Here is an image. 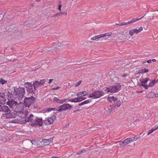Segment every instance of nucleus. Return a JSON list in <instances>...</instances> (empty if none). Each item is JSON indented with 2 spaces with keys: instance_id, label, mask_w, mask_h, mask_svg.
Returning a JSON list of instances; mask_svg holds the SVG:
<instances>
[{
  "instance_id": "nucleus-38",
  "label": "nucleus",
  "mask_w": 158,
  "mask_h": 158,
  "mask_svg": "<svg viewBox=\"0 0 158 158\" xmlns=\"http://www.w3.org/2000/svg\"><path fill=\"white\" fill-rule=\"evenodd\" d=\"M10 121L12 123H19V120L17 119H15L14 120H12Z\"/></svg>"
},
{
  "instance_id": "nucleus-40",
  "label": "nucleus",
  "mask_w": 158,
  "mask_h": 158,
  "mask_svg": "<svg viewBox=\"0 0 158 158\" xmlns=\"http://www.w3.org/2000/svg\"><path fill=\"white\" fill-rule=\"evenodd\" d=\"M120 26H124L125 25H127L128 24V22H121L119 23Z\"/></svg>"
},
{
  "instance_id": "nucleus-54",
  "label": "nucleus",
  "mask_w": 158,
  "mask_h": 158,
  "mask_svg": "<svg viewBox=\"0 0 158 158\" xmlns=\"http://www.w3.org/2000/svg\"><path fill=\"white\" fill-rule=\"evenodd\" d=\"M2 15L0 14V20H2V16H1Z\"/></svg>"
},
{
  "instance_id": "nucleus-3",
  "label": "nucleus",
  "mask_w": 158,
  "mask_h": 158,
  "mask_svg": "<svg viewBox=\"0 0 158 158\" xmlns=\"http://www.w3.org/2000/svg\"><path fill=\"white\" fill-rule=\"evenodd\" d=\"M13 92V94L15 95H16L19 99L21 100L24 96L25 89L23 88L14 87V91Z\"/></svg>"
},
{
  "instance_id": "nucleus-24",
  "label": "nucleus",
  "mask_w": 158,
  "mask_h": 158,
  "mask_svg": "<svg viewBox=\"0 0 158 158\" xmlns=\"http://www.w3.org/2000/svg\"><path fill=\"white\" fill-rule=\"evenodd\" d=\"M149 71L148 69L147 68H144L142 69H140L139 71V73H147Z\"/></svg>"
},
{
  "instance_id": "nucleus-31",
  "label": "nucleus",
  "mask_w": 158,
  "mask_h": 158,
  "mask_svg": "<svg viewBox=\"0 0 158 158\" xmlns=\"http://www.w3.org/2000/svg\"><path fill=\"white\" fill-rule=\"evenodd\" d=\"M67 100V99L66 98H64L61 100H60L59 103L61 104H63Z\"/></svg>"
},
{
  "instance_id": "nucleus-59",
  "label": "nucleus",
  "mask_w": 158,
  "mask_h": 158,
  "mask_svg": "<svg viewBox=\"0 0 158 158\" xmlns=\"http://www.w3.org/2000/svg\"><path fill=\"white\" fill-rule=\"evenodd\" d=\"M156 97H158V94H156Z\"/></svg>"
},
{
  "instance_id": "nucleus-58",
  "label": "nucleus",
  "mask_w": 158,
  "mask_h": 158,
  "mask_svg": "<svg viewBox=\"0 0 158 158\" xmlns=\"http://www.w3.org/2000/svg\"><path fill=\"white\" fill-rule=\"evenodd\" d=\"M115 24L117 25H118V26H120V23H115Z\"/></svg>"
},
{
  "instance_id": "nucleus-21",
  "label": "nucleus",
  "mask_w": 158,
  "mask_h": 158,
  "mask_svg": "<svg viewBox=\"0 0 158 158\" xmlns=\"http://www.w3.org/2000/svg\"><path fill=\"white\" fill-rule=\"evenodd\" d=\"M148 83L149 86V87H152L156 83V81L155 79L151 80L150 79V81H149Z\"/></svg>"
},
{
  "instance_id": "nucleus-27",
  "label": "nucleus",
  "mask_w": 158,
  "mask_h": 158,
  "mask_svg": "<svg viewBox=\"0 0 158 158\" xmlns=\"http://www.w3.org/2000/svg\"><path fill=\"white\" fill-rule=\"evenodd\" d=\"M149 81H150V79L149 78L144 79L141 81V84H146Z\"/></svg>"
},
{
  "instance_id": "nucleus-2",
  "label": "nucleus",
  "mask_w": 158,
  "mask_h": 158,
  "mask_svg": "<svg viewBox=\"0 0 158 158\" xmlns=\"http://www.w3.org/2000/svg\"><path fill=\"white\" fill-rule=\"evenodd\" d=\"M27 121L32 126H41L43 124L42 119L41 118H38L31 114L28 118Z\"/></svg>"
},
{
  "instance_id": "nucleus-10",
  "label": "nucleus",
  "mask_w": 158,
  "mask_h": 158,
  "mask_svg": "<svg viewBox=\"0 0 158 158\" xmlns=\"http://www.w3.org/2000/svg\"><path fill=\"white\" fill-rule=\"evenodd\" d=\"M142 27H139L138 29L134 28L130 30L129 31V34L131 36H132L134 34H137L143 30Z\"/></svg>"
},
{
  "instance_id": "nucleus-30",
  "label": "nucleus",
  "mask_w": 158,
  "mask_h": 158,
  "mask_svg": "<svg viewBox=\"0 0 158 158\" xmlns=\"http://www.w3.org/2000/svg\"><path fill=\"white\" fill-rule=\"evenodd\" d=\"M46 81V79H44L41 80L40 81V85H43Z\"/></svg>"
},
{
  "instance_id": "nucleus-37",
  "label": "nucleus",
  "mask_w": 158,
  "mask_h": 158,
  "mask_svg": "<svg viewBox=\"0 0 158 158\" xmlns=\"http://www.w3.org/2000/svg\"><path fill=\"white\" fill-rule=\"evenodd\" d=\"M117 101L116 103V106L118 107H119L121 105V102L119 100H117Z\"/></svg>"
},
{
  "instance_id": "nucleus-53",
  "label": "nucleus",
  "mask_w": 158,
  "mask_h": 158,
  "mask_svg": "<svg viewBox=\"0 0 158 158\" xmlns=\"http://www.w3.org/2000/svg\"><path fill=\"white\" fill-rule=\"evenodd\" d=\"M122 37L123 38H124V37H126V36L125 35V34H123L122 35Z\"/></svg>"
},
{
  "instance_id": "nucleus-45",
  "label": "nucleus",
  "mask_w": 158,
  "mask_h": 158,
  "mask_svg": "<svg viewBox=\"0 0 158 158\" xmlns=\"http://www.w3.org/2000/svg\"><path fill=\"white\" fill-rule=\"evenodd\" d=\"M81 80H80V81H79L77 82V83L76 85H75V86L76 87H77V86H79L80 85V84H81Z\"/></svg>"
},
{
  "instance_id": "nucleus-49",
  "label": "nucleus",
  "mask_w": 158,
  "mask_h": 158,
  "mask_svg": "<svg viewBox=\"0 0 158 158\" xmlns=\"http://www.w3.org/2000/svg\"><path fill=\"white\" fill-rule=\"evenodd\" d=\"M153 130H154V131H156L157 129H158V125H156L155 126V128H153Z\"/></svg>"
},
{
  "instance_id": "nucleus-7",
  "label": "nucleus",
  "mask_w": 158,
  "mask_h": 158,
  "mask_svg": "<svg viewBox=\"0 0 158 158\" xmlns=\"http://www.w3.org/2000/svg\"><path fill=\"white\" fill-rule=\"evenodd\" d=\"M56 118V115L52 114L50 117L45 118L44 121V123L46 125H50L53 123Z\"/></svg>"
},
{
  "instance_id": "nucleus-42",
  "label": "nucleus",
  "mask_w": 158,
  "mask_h": 158,
  "mask_svg": "<svg viewBox=\"0 0 158 158\" xmlns=\"http://www.w3.org/2000/svg\"><path fill=\"white\" fill-rule=\"evenodd\" d=\"M78 97L79 99V102H81V101L85 99L86 98L81 97H80V96Z\"/></svg>"
},
{
  "instance_id": "nucleus-18",
  "label": "nucleus",
  "mask_w": 158,
  "mask_h": 158,
  "mask_svg": "<svg viewBox=\"0 0 158 158\" xmlns=\"http://www.w3.org/2000/svg\"><path fill=\"white\" fill-rule=\"evenodd\" d=\"M107 99L109 102H112V100L114 102L118 100V98L114 96L111 97L109 96L108 97Z\"/></svg>"
},
{
  "instance_id": "nucleus-28",
  "label": "nucleus",
  "mask_w": 158,
  "mask_h": 158,
  "mask_svg": "<svg viewBox=\"0 0 158 158\" xmlns=\"http://www.w3.org/2000/svg\"><path fill=\"white\" fill-rule=\"evenodd\" d=\"M33 86L35 88L36 87H37L40 85V82L38 81H35L33 83Z\"/></svg>"
},
{
  "instance_id": "nucleus-26",
  "label": "nucleus",
  "mask_w": 158,
  "mask_h": 158,
  "mask_svg": "<svg viewBox=\"0 0 158 158\" xmlns=\"http://www.w3.org/2000/svg\"><path fill=\"white\" fill-rule=\"evenodd\" d=\"M79 98H76L73 99H72L69 100V101L70 102H79Z\"/></svg>"
},
{
  "instance_id": "nucleus-35",
  "label": "nucleus",
  "mask_w": 158,
  "mask_h": 158,
  "mask_svg": "<svg viewBox=\"0 0 158 158\" xmlns=\"http://www.w3.org/2000/svg\"><path fill=\"white\" fill-rule=\"evenodd\" d=\"M141 86L143 87L145 89H147L148 87H149V84H141Z\"/></svg>"
},
{
  "instance_id": "nucleus-44",
  "label": "nucleus",
  "mask_w": 158,
  "mask_h": 158,
  "mask_svg": "<svg viewBox=\"0 0 158 158\" xmlns=\"http://www.w3.org/2000/svg\"><path fill=\"white\" fill-rule=\"evenodd\" d=\"M104 90L105 92H110V88H105L104 89Z\"/></svg>"
},
{
  "instance_id": "nucleus-33",
  "label": "nucleus",
  "mask_w": 158,
  "mask_h": 158,
  "mask_svg": "<svg viewBox=\"0 0 158 158\" xmlns=\"http://www.w3.org/2000/svg\"><path fill=\"white\" fill-rule=\"evenodd\" d=\"M86 152V150H82L80 151L77 152V154L78 155H80L82 153H85Z\"/></svg>"
},
{
  "instance_id": "nucleus-25",
  "label": "nucleus",
  "mask_w": 158,
  "mask_h": 158,
  "mask_svg": "<svg viewBox=\"0 0 158 158\" xmlns=\"http://www.w3.org/2000/svg\"><path fill=\"white\" fill-rule=\"evenodd\" d=\"M144 16H143V17L139 18V19H138V18H135V19H132L131 20V21H129L128 22V24L131 23H134V22H135L136 21H138V20H140V19H141L143 17H144Z\"/></svg>"
},
{
  "instance_id": "nucleus-19",
  "label": "nucleus",
  "mask_w": 158,
  "mask_h": 158,
  "mask_svg": "<svg viewBox=\"0 0 158 158\" xmlns=\"http://www.w3.org/2000/svg\"><path fill=\"white\" fill-rule=\"evenodd\" d=\"M88 94V92L86 91H83L78 93L77 94V97H79L80 96H84L85 95H87Z\"/></svg>"
},
{
  "instance_id": "nucleus-9",
  "label": "nucleus",
  "mask_w": 158,
  "mask_h": 158,
  "mask_svg": "<svg viewBox=\"0 0 158 158\" xmlns=\"http://www.w3.org/2000/svg\"><path fill=\"white\" fill-rule=\"evenodd\" d=\"M121 85L119 84H118L112 86L110 87V92L115 93L118 92L120 89Z\"/></svg>"
},
{
  "instance_id": "nucleus-52",
  "label": "nucleus",
  "mask_w": 158,
  "mask_h": 158,
  "mask_svg": "<svg viewBox=\"0 0 158 158\" xmlns=\"http://www.w3.org/2000/svg\"><path fill=\"white\" fill-rule=\"evenodd\" d=\"M60 14V13H58L57 14H56L54 16H58V15Z\"/></svg>"
},
{
  "instance_id": "nucleus-29",
  "label": "nucleus",
  "mask_w": 158,
  "mask_h": 158,
  "mask_svg": "<svg viewBox=\"0 0 158 158\" xmlns=\"http://www.w3.org/2000/svg\"><path fill=\"white\" fill-rule=\"evenodd\" d=\"M140 136L138 135L136 137H134L132 138H131V141L132 142L134 141H136V140L139 139L140 138Z\"/></svg>"
},
{
  "instance_id": "nucleus-11",
  "label": "nucleus",
  "mask_w": 158,
  "mask_h": 158,
  "mask_svg": "<svg viewBox=\"0 0 158 158\" xmlns=\"http://www.w3.org/2000/svg\"><path fill=\"white\" fill-rule=\"evenodd\" d=\"M112 35V33L111 32L105 33V34H100L98 35L94 36L92 37L91 39L92 40H95L99 38H101L102 37L104 36H110Z\"/></svg>"
},
{
  "instance_id": "nucleus-51",
  "label": "nucleus",
  "mask_w": 158,
  "mask_h": 158,
  "mask_svg": "<svg viewBox=\"0 0 158 158\" xmlns=\"http://www.w3.org/2000/svg\"><path fill=\"white\" fill-rule=\"evenodd\" d=\"M53 80V79H49L48 84H50V83H51Z\"/></svg>"
},
{
  "instance_id": "nucleus-1",
  "label": "nucleus",
  "mask_w": 158,
  "mask_h": 158,
  "mask_svg": "<svg viewBox=\"0 0 158 158\" xmlns=\"http://www.w3.org/2000/svg\"><path fill=\"white\" fill-rule=\"evenodd\" d=\"M6 104L9 106L12 110L15 112L17 114L23 110L24 108V104L23 103H18L17 102L12 99H8Z\"/></svg>"
},
{
  "instance_id": "nucleus-62",
  "label": "nucleus",
  "mask_w": 158,
  "mask_h": 158,
  "mask_svg": "<svg viewBox=\"0 0 158 158\" xmlns=\"http://www.w3.org/2000/svg\"><path fill=\"white\" fill-rule=\"evenodd\" d=\"M79 110H77V111H79Z\"/></svg>"
},
{
  "instance_id": "nucleus-5",
  "label": "nucleus",
  "mask_w": 158,
  "mask_h": 158,
  "mask_svg": "<svg viewBox=\"0 0 158 158\" xmlns=\"http://www.w3.org/2000/svg\"><path fill=\"white\" fill-rule=\"evenodd\" d=\"M104 93L101 91L97 90L95 92L90 94L89 95L88 97L91 98L93 99L98 98L103 96Z\"/></svg>"
},
{
  "instance_id": "nucleus-8",
  "label": "nucleus",
  "mask_w": 158,
  "mask_h": 158,
  "mask_svg": "<svg viewBox=\"0 0 158 158\" xmlns=\"http://www.w3.org/2000/svg\"><path fill=\"white\" fill-rule=\"evenodd\" d=\"M72 106L69 103L63 104L59 106L57 110L59 112L68 109H69L71 108Z\"/></svg>"
},
{
  "instance_id": "nucleus-14",
  "label": "nucleus",
  "mask_w": 158,
  "mask_h": 158,
  "mask_svg": "<svg viewBox=\"0 0 158 158\" xmlns=\"http://www.w3.org/2000/svg\"><path fill=\"white\" fill-rule=\"evenodd\" d=\"M131 142H132V141L131 138H128L126 139L122 142L119 141V145L121 146L125 145Z\"/></svg>"
},
{
  "instance_id": "nucleus-12",
  "label": "nucleus",
  "mask_w": 158,
  "mask_h": 158,
  "mask_svg": "<svg viewBox=\"0 0 158 158\" xmlns=\"http://www.w3.org/2000/svg\"><path fill=\"white\" fill-rule=\"evenodd\" d=\"M28 114V112L23 108V110L20 113H18L17 114L18 116L22 118H25L27 117Z\"/></svg>"
},
{
  "instance_id": "nucleus-20",
  "label": "nucleus",
  "mask_w": 158,
  "mask_h": 158,
  "mask_svg": "<svg viewBox=\"0 0 158 158\" xmlns=\"http://www.w3.org/2000/svg\"><path fill=\"white\" fill-rule=\"evenodd\" d=\"M57 110L56 108H48L44 110L43 111L44 112H49L52 110Z\"/></svg>"
},
{
  "instance_id": "nucleus-61",
  "label": "nucleus",
  "mask_w": 158,
  "mask_h": 158,
  "mask_svg": "<svg viewBox=\"0 0 158 158\" xmlns=\"http://www.w3.org/2000/svg\"><path fill=\"white\" fill-rule=\"evenodd\" d=\"M41 0H36V1H37V2H39Z\"/></svg>"
},
{
  "instance_id": "nucleus-60",
  "label": "nucleus",
  "mask_w": 158,
  "mask_h": 158,
  "mask_svg": "<svg viewBox=\"0 0 158 158\" xmlns=\"http://www.w3.org/2000/svg\"><path fill=\"white\" fill-rule=\"evenodd\" d=\"M1 106L0 105V112L1 111Z\"/></svg>"
},
{
  "instance_id": "nucleus-16",
  "label": "nucleus",
  "mask_w": 158,
  "mask_h": 158,
  "mask_svg": "<svg viewBox=\"0 0 158 158\" xmlns=\"http://www.w3.org/2000/svg\"><path fill=\"white\" fill-rule=\"evenodd\" d=\"M26 85V87L29 92H31L33 91V86L31 83L29 82L27 83Z\"/></svg>"
},
{
  "instance_id": "nucleus-17",
  "label": "nucleus",
  "mask_w": 158,
  "mask_h": 158,
  "mask_svg": "<svg viewBox=\"0 0 158 158\" xmlns=\"http://www.w3.org/2000/svg\"><path fill=\"white\" fill-rule=\"evenodd\" d=\"M42 139H39L33 141L32 143L35 144L37 146L40 147L43 146V144L42 143Z\"/></svg>"
},
{
  "instance_id": "nucleus-13",
  "label": "nucleus",
  "mask_w": 158,
  "mask_h": 158,
  "mask_svg": "<svg viewBox=\"0 0 158 158\" xmlns=\"http://www.w3.org/2000/svg\"><path fill=\"white\" fill-rule=\"evenodd\" d=\"M53 139L50 138L49 139H42V143L43 145H49L52 143Z\"/></svg>"
},
{
  "instance_id": "nucleus-50",
  "label": "nucleus",
  "mask_w": 158,
  "mask_h": 158,
  "mask_svg": "<svg viewBox=\"0 0 158 158\" xmlns=\"http://www.w3.org/2000/svg\"><path fill=\"white\" fill-rule=\"evenodd\" d=\"M147 62L148 63L150 64L152 63V60H149L147 61Z\"/></svg>"
},
{
  "instance_id": "nucleus-56",
  "label": "nucleus",
  "mask_w": 158,
  "mask_h": 158,
  "mask_svg": "<svg viewBox=\"0 0 158 158\" xmlns=\"http://www.w3.org/2000/svg\"><path fill=\"white\" fill-rule=\"evenodd\" d=\"M153 62H155L156 60L155 59H153L152 60H151Z\"/></svg>"
},
{
  "instance_id": "nucleus-22",
  "label": "nucleus",
  "mask_w": 158,
  "mask_h": 158,
  "mask_svg": "<svg viewBox=\"0 0 158 158\" xmlns=\"http://www.w3.org/2000/svg\"><path fill=\"white\" fill-rule=\"evenodd\" d=\"M147 98H153L155 97H156V94H155L152 92H150L147 95Z\"/></svg>"
},
{
  "instance_id": "nucleus-23",
  "label": "nucleus",
  "mask_w": 158,
  "mask_h": 158,
  "mask_svg": "<svg viewBox=\"0 0 158 158\" xmlns=\"http://www.w3.org/2000/svg\"><path fill=\"white\" fill-rule=\"evenodd\" d=\"M91 100H90L88 99L85 101H84L81 103H80L79 104V105L81 106L84 104H87L91 102Z\"/></svg>"
},
{
  "instance_id": "nucleus-34",
  "label": "nucleus",
  "mask_w": 158,
  "mask_h": 158,
  "mask_svg": "<svg viewBox=\"0 0 158 158\" xmlns=\"http://www.w3.org/2000/svg\"><path fill=\"white\" fill-rule=\"evenodd\" d=\"M114 110V108L112 107L111 105H110L109 106V107L108 108V111L109 112H111V111H113Z\"/></svg>"
},
{
  "instance_id": "nucleus-46",
  "label": "nucleus",
  "mask_w": 158,
  "mask_h": 158,
  "mask_svg": "<svg viewBox=\"0 0 158 158\" xmlns=\"http://www.w3.org/2000/svg\"><path fill=\"white\" fill-rule=\"evenodd\" d=\"M60 87H59V86H57L56 88H53L52 89V90H57V89H60Z\"/></svg>"
},
{
  "instance_id": "nucleus-4",
  "label": "nucleus",
  "mask_w": 158,
  "mask_h": 158,
  "mask_svg": "<svg viewBox=\"0 0 158 158\" xmlns=\"http://www.w3.org/2000/svg\"><path fill=\"white\" fill-rule=\"evenodd\" d=\"M1 111L5 113V115H6V118H11L12 116L10 114L11 110L9 107L6 106H3L1 107Z\"/></svg>"
},
{
  "instance_id": "nucleus-41",
  "label": "nucleus",
  "mask_w": 158,
  "mask_h": 158,
  "mask_svg": "<svg viewBox=\"0 0 158 158\" xmlns=\"http://www.w3.org/2000/svg\"><path fill=\"white\" fill-rule=\"evenodd\" d=\"M59 100H60L57 97H55L53 99L54 101L57 103H59Z\"/></svg>"
},
{
  "instance_id": "nucleus-55",
  "label": "nucleus",
  "mask_w": 158,
  "mask_h": 158,
  "mask_svg": "<svg viewBox=\"0 0 158 158\" xmlns=\"http://www.w3.org/2000/svg\"><path fill=\"white\" fill-rule=\"evenodd\" d=\"M147 62V61H143L142 62V64H145Z\"/></svg>"
},
{
  "instance_id": "nucleus-15",
  "label": "nucleus",
  "mask_w": 158,
  "mask_h": 158,
  "mask_svg": "<svg viewBox=\"0 0 158 158\" xmlns=\"http://www.w3.org/2000/svg\"><path fill=\"white\" fill-rule=\"evenodd\" d=\"M5 97V93L0 92V103L4 104L5 103V101L6 99Z\"/></svg>"
},
{
  "instance_id": "nucleus-32",
  "label": "nucleus",
  "mask_w": 158,
  "mask_h": 158,
  "mask_svg": "<svg viewBox=\"0 0 158 158\" xmlns=\"http://www.w3.org/2000/svg\"><path fill=\"white\" fill-rule=\"evenodd\" d=\"M7 81H5L2 78L0 79V83H1L3 85L6 83Z\"/></svg>"
},
{
  "instance_id": "nucleus-39",
  "label": "nucleus",
  "mask_w": 158,
  "mask_h": 158,
  "mask_svg": "<svg viewBox=\"0 0 158 158\" xmlns=\"http://www.w3.org/2000/svg\"><path fill=\"white\" fill-rule=\"evenodd\" d=\"M154 130L153 129H152L151 130H150L148 131V133L147 135H149L151 134L152 133V132H153L154 131Z\"/></svg>"
},
{
  "instance_id": "nucleus-36",
  "label": "nucleus",
  "mask_w": 158,
  "mask_h": 158,
  "mask_svg": "<svg viewBox=\"0 0 158 158\" xmlns=\"http://www.w3.org/2000/svg\"><path fill=\"white\" fill-rule=\"evenodd\" d=\"M114 81V82H118L119 81V79L118 77L116 76H114V78L113 79Z\"/></svg>"
},
{
  "instance_id": "nucleus-48",
  "label": "nucleus",
  "mask_w": 158,
  "mask_h": 158,
  "mask_svg": "<svg viewBox=\"0 0 158 158\" xmlns=\"http://www.w3.org/2000/svg\"><path fill=\"white\" fill-rule=\"evenodd\" d=\"M61 6H62V5L61 4H60L59 5L58 10L60 11H61Z\"/></svg>"
},
{
  "instance_id": "nucleus-6",
  "label": "nucleus",
  "mask_w": 158,
  "mask_h": 158,
  "mask_svg": "<svg viewBox=\"0 0 158 158\" xmlns=\"http://www.w3.org/2000/svg\"><path fill=\"white\" fill-rule=\"evenodd\" d=\"M35 101V98L31 96V97L28 98H25L24 100L25 103L24 106L25 107H29V106Z\"/></svg>"
},
{
  "instance_id": "nucleus-47",
  "label": "nucleus",
  "mask_w": 158,
  "mask_h": 158,
  "mask_svg": "<svg viewBox=\"0 0 158 158\" xmlns=\"http://www.w3.org/2000/svg\"><path fill=\"white\" fill-rule=\"evenodd\" d=\"M60 14H61L63 15H64L66 16L67 15V12H62L60 13Z\"/></svg>"
},
{
  "instance_id": "nucleus-43",
  "label": "nucleus",
  "mask_w": 158,
  "mask_h": 158,
  "mask_svg": "<svg viewBox=\"0 0 158 158\" xmlns=\"http://www.w3.org/2000/svg\"><path fill=\"white\" fill-rule=\"evenodd\" d=\"M128 76V74L127 73H125L121 75V77L123 78L124 79L126 78Z\"/></svg>"
},
{
  "instance_id": "nucleus-57",
  "label": "nucleus",
  "mask_w": 158,
  "mask_h": 158,
  "mask_svg": "<svg viewBox=\"0 0 158 158\" xmlns=\"http://www.w3.org/2000/svg\"><path fill=\"white\" fill-rule=\"evenodd\" d=\"M51 158H60L59 157H55V156H53V157H51Z\"/></svg>"
}]
</instances>
